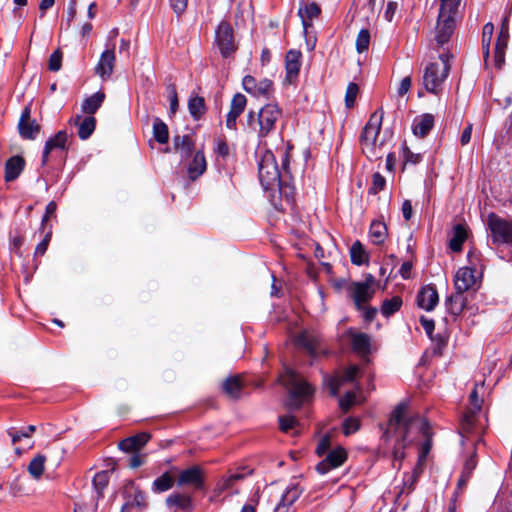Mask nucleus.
<instances>
[{"label":"nucleus","instance_id":"obj_1","mask_svg":"<svg viewBox=\"0 0 512 512\" xmlns=\"http://www.w3.org/2000/svg\"><path fill=\"white\" fill-rule=\"evenodd\" d=\"M432 430L427 420L413 413L408 403L394 407L388 419L383 438L392 446L393 466L400 469L409 445L419 444V461L426 458L432 447Z\"/></svg>","mask_w":512,"mask_h":512},{"label":"nucleus","instance_id":"obj_2","mask_svg":"<svg viewBox=\"0 0 512 512\" xmlns=\"http://www.w3.org/2000/svg\"><path fill=\"white\" fill-rule=\"evenodd\" d=\"M282 171L279 169L273 152L267 150L258 163L259 180L265 189L277 186L280 190L285 182L284 177L288 174L289 155L287 151L281 150Z\"/></svg>","mask_w":512,"mask_h":512},{"label":"nucleus","instance_id":"obj_3","mask_svg":"<svg viewBox=\"0 0 512 512\" xmlns=\"http://www.w3.org/2000/svg\"><path fill=\"white\" fill-rule=\"evenodd\" d=\"M383 115L382 109L375 111L370 116L360 135L362 152L371 160L381 159L384 155L382 151L383 142L378 141Z\"/></svg>","mask_w":512,"mask_h":512},{"label":"nucleus","instance_id":"obj_4","mask_svg":"<svg viewBox=\"0 0 512 512\" xmlns=\"http://www.w3.org/2000/svg\"><path fill=\"white\" fill-rule=\"evenodd\" d=\"M280 117V108L274 104H267L257 114L250 111L247 115V124L259 139H263L275 130Z\"/></svg>","mask_w":512,"mask_h":512},{"label":"nucleus","instance_id":"obj_5","mask_svg":"<svg viewBox=\"0 0 512 512\" xmlns=\"http://www.w3.org/2000/svg\"><path fill=\"white\" fill-rule=\"evenodd\" d=\"M281 381L289 391L288 407L299 408L313 394L312 387L294 370L285 368Z\"/></svg>","mask_w":512,"mask_h":512},{"label":"nucleus","instance_id":"obj_6","mask_svg":"<svg viewBox=\"0 0 512 512\" xmlns=\"http://www.w3.org/2000/svg\"><path fill=\"white\" fill-rule=\"evenodd\" d=\"M450 71L449 56L445 53L439 56V62L430 63L424 71L423 85L425 89L437 94Z\"/></svg>","mask_w":512,"mask_h":512},{"label":"nucleus","instance_id":"obj_7","mask_svg":"<svg viewBox=\"0 0 512 512\" xmlns=\"http://www.w3.org/2000/svg\"><path fill=\"white\" fill-rule=\"evenodd\" d=\"M487 229L494 245L512 246V220L491 213L487 217Z\"/></svg>","mask_w":512,"mask_h":512},{"label":"nucleus","instance_id":"obj_8","mask_svg":"<svg viewBox=\"0 0 512 512\" xmlns=\"http://www.w3.org/2000/svg\"><path fill=\"white\" fill-rule=\"evenodd\" d=\"M215 41L220 53L223 57L227 58L236 51V44L234 41V34L232 26L225 21H222L217 29Z\"/></svg>","mask_w":512,"mask_h":512},{"label":"nucleus","instance_id":"obj_9","mask_svg":"<svg viewBox=\"0 0 512 512\" xmlns=\"http://www.w3.org/2000/svg\"><path fill=\"white\" fill-rule=\"evenodd\" d=\"M457 12L439 10L438 23L436 27V41L444 45L449 41L455 30V15Z\"/></svg>","mask_w":512,"mask_h":512},{"label":"nucleus","instance_id":"obj_10","mask_svg":"<svg viewBox=\"0 0 512 512\" xmlns=\"http://www.w3.org/2000/svg\"><path fill=\"white\" fill-rule=\"evenodd\" d=\"M116 63V55H115V45L107 46L106 50H104L98 63L94 68V72L97 76H99L103 81L110 79L113 74L114 67Z\"/></svg>","mask_w":512,"mask_h":512},{"label":"nucleus","instance_id":"obj_11","mask_svg":"<svg viewBox=\"0 0 512 512\" xmlns=\"http://www.w3.org/2000/svg\"><path fill=\"white\" fill-rule=\"evenodd\" d=\"M347 458V454L344 448L338 447L330 450L326 457L317 464L316 470L320 474H326L330 470L341 466Z\"/></svg>","mask_w":512,"mask_h":512},{"label":"nucleus","instance_id":"obj_12","mask_svg":"<svg viewBox=\"0 0 512 512\" xmlns=\"http://www.w3.org/2000/svg\"><path fill=\"white\" fill-rule=\"evenodd\" d=\"M179 486H191L196 490L202 489L204 485L203 471L199 466H191L182 470L177 479Z\"/></svg>","mask_w":512,"mask_h":512},{"label":"nucleus","instance_id":"obj_13","mask_svg":"<svg viewBox=\"0 0 512 512\" xmlns=\"http://www.w3.org/2000/svg\"><path fill=\"white\" fill-rule=\"evenodd\" d=\"M243 89L256 97H267L272 89V82L269 79L257 80L251 75H246L242 81Z\"/></svg>","mask_w":512,"mask_h":512},{"label":"nucleus","instance_id":"obj_14","mask_svg":"<svg viewBox=\"0 0 512 512\" xmlns=\"http://www.w3.org/2000/svg\"><path fill=\"white\" fill-rule=\"evenodd\" d=\"M18 130L24 139L33 140L39 133L40 126L35 120H31L30 106H26L22 112L18 123Z\"/></svg>","mask_w":512,"mask_h":512},{"label":"nucleus","instance_id":"obj_15","mask_svg":"<svg viewBox=\"0 0 512 512\" xmlns=\"http://www.w3.org/2000/svg\"><path fill=\"white\" fill-rule=\"evenodd\" d=\"M476 270L470 267H461L454 276V286L457 292H467L476 284Z\"/></svg>","mask_w":512,"mask_h":512},{"label":"nucleus","instance_id":"obj_16","mask_svg":"<svg viewBox=\"0 0 512 512\" xmlns=\"http://www.w3.org/2000/svg\"><path fill=\"white\" fill-rule=\"evenodd\" d=\"M247 104L246 97L237 93L233 96L230 104V110L226 117V127L231 130L236 129L237 119L243 113Z\"/></svg>","mask_w":512,"mask_h":512},{"label":"nucleus","instance_id":"obj_17","mask_svg":"<svg viewBox=\"0 0 512 512\" xmlns=\"http://www.w3.org/2000/svg\"><path fill=\"white\" fill-rule=\"evenodd\" d=\"M68 134L65 130L58 131L53 137L49 138L44 146L42 153V165H46L49 161V154L56 149L66 150Z\"/></svg>","mask_w":512,"mask_h":512},{"label":"nucleus","instance_id":"obj_18","mask_svg":"<svg viewBox=\"0 0 512 512\" xmlns=\"http://www.w3.org/2000/svg\"><path fill=\"white\" fill-rule=\"evenodd\" d=\"M479 412L480 411H474L472 409H468L464 413L462 420H461V425H460L461 433L466 434V435H470V434L480 435L481 434V432L483 430V426L479 422V416H478Z\"/></svg>","mask_w":512,"mask_h":512},{"label":"nucleus","instance_id":"obj_19","mask_svg":"<svg viewBox=\"0 0 512 512\" xmlns=\"http://www.w3.org/2000/svg\"><path fill=\"white\" fill-rule=\"evenodd\" d=\"M302 54L299 50L291 49L286 53L285 57V69L286 78L292 83L294 82L300 71Z\"/></svg>","mask_w":512,"mask_h":512},{"label":"nucleus","instance_id":"obj_20","mask_svg":"<svg viewBox=\"0 0 512 512\" xmlns=\"http://www.w3.org/2000/svg\"><path fill=\"white\" fill-rule=\"evenodd\" d=\"M439 301V296L436 288L432 285L423 287L417 295V304L420 308L426 311H431L435 308Z\"/></svg>","mask_w":512,"mask_h":512},{"label":"nucleus","instance_id":"obj_21","mask_svg":"<svg viewBox=\"0 0 512 512\" xmlns=\"http://www.w3.org/2000/svg\"><path fill=\"white\" fill-rule=\"evenodd\" d=\"M347 334L354 352L363 356L370 352L371 338L368 334L353 330H349Z\"/></svg>","mask_w":512,"mask_h":512},{"label":"nucleus","instance_id":"obj_22","mask_svg":"<svg viewBox=\"0 0 512 512\" xmlns=\"http://www.w3.org/2000/svg\"><path fill=\"white\" fill-rule=\"evenodd\" d=\"M149 439L150 435L148 433L141 432L134 436L123 439L119 442L118 447L124 452L134 453L144 447Z\"/></svg>","mask_w":512,"mask_h":512},{"label":"nucleus","instance_id":"obj_23","mask_svg":"<svg viewBox=\"0 0 512 512\" xmlns=\"http://www.w3.org/2000/svg\"><path fill=\"white\" fill-rule=\"evenodd\" d=\"M296 343L312 356H316L320 349L319 336L308 331L301 332L296 338Z\"/></svg>","mask_w":512,"mask_h":512},{"label":"nucleus","instance_id":"obj_24","mask_svg":"<svg viewBox=\"0 0 512 512\" xmlns=\"http://www.w3.org/2000/svg\"><path fill=\"white\" fill-rule=\"evenodd\" d=\"M303 489L298 484L289 486L282 495L280 502L275 507L274 512H287L291 506L302 494Z\"/></svg>","mask_w":512,"mask_h":512},{"label":"nucleus","instance_id":"obj_25","mask_svg":"<svg viewBox=\"0 0 512 512\" xmlns=\"http://www.w3.org/2000/svg\"><path fill=\"white\" fill-rule=\"evenodd\" d=\"M25 167L23 157L16 155L10 157L5 163L4 179L6 182L14 181L19 177Z\"/></svg>","mask_w":512,"mask_h":512},{"label":"nucleus","instance_id":"obj_26","mask_svg":"<svg viewBox=\"0 0 512 512\" xmlns=\"http://www.w3.org/2000/svg\"><path fill=\"white\" fill-rule=\"evenodd\" d=\"M434 126V117L431 114H423L413 121L412 130L415 136L424 138Z\"/></svg>","mask_w":512,"mask_h":512},{"label":"nucleus","instance_id":"obj_27","mask_svg":"<svg viewBox=\"0 0 512 512\" xmlns=\"http://www.w3.org/2000/svg\"><path fill=\"white\" fill-rule=\"evenodd\" d=\"M321 13V8L315 2L309 3L300 7L298 16L301 18L304 31L312 27V21L316 19Z\"/></svg>","mask_w":512,"mask_h":512},{"label":"nucleus","instance_id":"obj_28","mask_svg":"<svg viewBox=\"0 0 512 512\" xmlns=\"http://www.w3.org/2000/svg\"><path fill=\"white\" fill-rule=\"evenodd\" d=\"M351 292L355 305L358 309H361L365 303L372 299L375 289H369L362 283L356 282L352 284Z\"/></svg>","mask_w":512,"mask_h":512},{"label":"nucleus","instance_id":"obj_29","mask_svg":"<svg viewBox=\"0 0 512 512\" xmlns=\"http://www.w3.org/2000/svg\"><path fill=\"white\" fill-rule=\"evenodd\" d=\"M252 470L243 468L241 470L230 471L227 475L223 476L218 483V490L223 492L232 488L236 482L243 480L246 476L250 475Z\"/></svg>","mask_w":512,"mask_h":512},{"label":"nucleus","instance_id":"obj_30","mask_svg":"<svg viewBox=\"0 0 512 512\" xmlns=\"http://www.w3.org/2000/svg\"><path fill=\"white\" fill-rule=\"evenodd\" d=\"M74 124L78 126V136L80 139L86 140L94 132L96 120L93 116H87L84 118L81 116H76L74 119Z\"/></svg>","mask_w":512,"mask_h":512},{"label":"nucleus","instance_id":"obj_31","mask_svg":"<svg viewBox=\"0 0 512 512\" xmlns=\"http://www.w3.org/2000/svg\"><path fill=\"white\" fill-rule=\"evenodd\" d=\"M206 168L207 164L203 152L197 151L187 168L189 178L191 180L197 179L206 171Z\"/></svg>","mask_w":512,"mask_h":512},{"label":"nucleus","instance_id":"obj_32","mask_svg":"<svg viewBox=\"0 0 512 512\" xmlns=\"http://www.w3.org/2000/svg\"><path fill=\"white\" fill-rule=\"evenodd\" d=\"M173 145L176 152L180 153L181 157H188L194 149V140L191 135L186 134L183 136H175Z\"/></svg>","mask_w":512,"mask_h":512},{"label":"nucleus","instance_id":"obj_33","mask_svg":"<svg viewBox=\"0 0 512 512\" xmlns=\"http://www.w3.org/2000/svg\"><path fill=\"white\" fill-rule=\"evenodd\" d=\"M448 312L452 315H459L466 306V297L463 292H457L446 298L445 301Z\"/></svg>","mask_w":512,"mask_h":512},{"label":"nucleus","instance_id":"obj_34","mask_svg":"<svg viewBox=\"0 0 512 512\" xmlns=\"http://www.w3.org/2000/svg\"><path fill=\"white\" fill-rule=\"evenodd\" d=\"M359 372V368L356 365L350 366L347 368L343 375L341 376V379H333L330 383V390L331 394L333 396H336L338 394L340 385L342 382H353L355 378L357 377Z\"/></svg>","mask_w":512,"mask_h":512},{"label":"nucleus","instance_id":"obj_35","mask_svg":"<svg viewBox=\"0 0 512 512\" xmlns=\"http://www.w3.org/2000/svg\"><path fill=\"white\" fill-rule=\"evenodd\" d=\"M105 99V94L98 91L86 98L82 103V111L87 114H94L102 105Z\"/></svg>","mask_w":512,"mask_h":512},{"label":"nucleus","instance_id":"obj_36","mask_svg":"<svg viewBox=\"0 0 512 512\" xmlns=\"http://www.w3.org/2000/svg\"><path fill=\"white\" fill-rule=\"evenodd\" d=\"M467 238L466 228L462 224H457L453 229V235L449 241V247L454 252H459Z\"/></svg>","mask_w":512,"mask_h":512},{"label":"nucleus","instance_id":"obj_37","mask_svg":"<svg viewBox=\"0 0 512 512\" xmlns=\"http://www.w3.org/2000/svg\"><path fill=\"white\" fill-rule=\"evenodd\" d=\"M369 235L373 244L380 245L384 243L387 237V227L385 223L373 221L370 225Z\"/></svg>","mask_w":512,"mask_h":512},{"label":"nucleus","instance_id":"obj_38","mask_svg":"<svg viewBox=\"0 0 512 512\" xmlns=\"http://www.w3.org/2000/svg\"><path fill=\"white\" fill-rule=\"evenodd\" d=\"M351 262L357 266L368 263L369 256L360 241H356L350 248Z\"/></svg>","mask_w":512,"mask_h":512},{"label":"nucleus","instance_id":"obj_39","mask_svg":"<svg viewBox=\"0 0 512 512\" xmlns=\"http://www.w3.org/2000/svg\"><path fill=\"white\" fill-rule=\"evenodd\" d=\"M166 503L170 507H177L183 511H190L192 507L191 498L188 495L173 493L166 499Z\"/></svg>","mask_w":512,"mask_h":512},{"label":"nucleus","instance_id":"obj_40","mask_svg":"<svg viewBox=\"0 0 512 512\" xmlns=\"http://www.w3.org/2000/svg\"><path fill=\"white\" fill-rule=\"evenodd\" d=\"M243 388V384L241 378L239 376H233L227 378L223 383V389L225 393L234 399L240 397L241 390Z\"/></svg>","mask_w":512,"mask_h":512},{"label":"nucleus","instance_id":"obj_41","mask_svg":"<svg viewBox=\"0 0 512 512\" xmlns=\"http://www.w3.org/2000/svg\"><path fill=\"white\" fill-rule=\"evenodd\" d=\"M109 473L107 471H100L96 473L93 478V487L96 493V501L104 497V490L109 484Z\"/></svg>","mask_w":512,"mask_h":512},{"label":"nucleus","instance_id":"obj_42","mask_svg":"<svg viewBox=\"0 0 512 512\" xmlns=\"http://www.w3.org/2000/svg\"><path fill=\"white\" fill-rule=\"evenodd\" d=\"M188 110L194 120H199L206 112L205 100L203 97H190L188 101Z\"/></svg>","mask_w":512,"mask_h":512},{"label":"nucleus","instance_id":"obj_43","mask_svg":"<svg viewBox=\"0 0 512 512\" xmlns=\"http://www.w3.org/2000/svg\"><path fill=\"white\" fill-rule=\"evenodd\" d=\"M173 484L174 478L170 473L165 472L154 480L152 484V491L156 493H162L172 488Z\"/></svg>","mask_w":512,"mask_h":512},{"label":"nucleus","instance_id":"obj_44","mask_svg":"<svg viewBox=\"0 0 512 512\" xmlns=\"http://www.w3.org/2000/svg\"><path fill=\"white\" fill-rule=\"evenodd\" d=\"M153 135L157 142L165 144L169 139L168 126L159 118L153 122Z\"/></svg>","mask_w":512,"mask_h":512},{"label":"nucleus","instance_id":"obj_45","mask_svg":"<svg viewBox=\"0 0 512 512\" xmlns=\"http://www.w3.org/2000/svg\"><path fill=\"white\" fill-rule=\"evenodd\" d=\"M45 462L46 457L42 454H38L30 461L28 464V472L33 478L39 479L42 476Z\"/></svg>","mask_w":512,"mask_h":512},{"label":"nucleus","instance_id":"obj_46","mask_svg":"<svg viewBox=\"0 0 512 512\" xmlns=\"http://www.w3.org/2000/svg\"><path fill=\"white\" fill-rule=\"evenodd\" d=\"M402 306V299L399 296H394L391 299H386L382 306L381 312L385 317H389L397 312Z\"/></svg>","mask_w":512,"mask_h":512},{"label":"nucleus","instance_id":"obj_47","mask_svg":"<svg viewBox=\"0 0 512 512\" xmlns=\"http://www.w3.org/2000/svg\"><path fill=\"white\" fill-rule=\"evenodd\" d=\"M493 32H494V26L492 23H486L483 26L482 48H483V54H484L485 59H487V57L489 56V47H490V42L492 39Z\"/></svg>","mask_w":512,"mask_h":512},{"label":"nucleus","instance_id":"obj_48","mask_svg":"<svg viewBox=\"0 0 512 512\" xmlns=\"http://www.w3.org/2000/svg\"><path fill=\"white\" fill-rule=\"evenodd\" d=\"M36 430V427L34 425H29L25 429H22L20 431L16 430L15 428H9L7 430L8 435L11 437L12 443L15 444L18 441L21 440V438L30 437Z\"/></svg>","mask_w":512,"mask_h":512},{"label":"nucleus","instance_id":"obj_49","mask_svg":"<svg viewBox=\"0 0 512 512\" xmlns=\"http://www.w3.org/2000/svg\"><path fill=\"white\" fill-rule=\"evenodd\" d=\"M370 45V32L368 29H361L356 38V50L363 53L368 50Z\"/></svg>","mask_w":512,"mask_h":512},{"label":"nucleus","instance_id":"obj_50","mask_svg":"<svg viewBox=\"0 0 512 512\" xmlns=\"http://www.w3.org/2000/svg\"><path fill=\"white\" fill-rule=\"evenodd\" d=\"M385 186H386L385 177L382 174H380L379 172H375L372 175V185L369 188V193L376 195L380 191H382L385 188Z\"/></svg>","mask_w":512,"mask_h":512},{"label":"nucleus","instance_id":"obj_51","mask_svg":"<svg viewBox=\"0 0 512 512\" xmlns=\"http://www.w3.org/2000/svg\"><path fill=\"white\" fill-rule=\"evenodd\" d=\"M358 85L354 82H350L347 86L345 93V105L347 108L353 107L357 94H358Z\"/></svg>","mask_w":512,"mask_h":512},{"label":"nucleus","instance_id":"obj_52","mask_svg":"<svg viewBox=\"0 0 512 512\" xmlns=\"http://www.w3.org/2000/svg\"><path fill=\"white\" fill-rule=\"evenodd\" d=\"M280 429L283 432H288L295 429L299 423L297 419L292 415L281 416L279 418Z\"/></svg>","mask_w":512,"mask_h":512},{"label":"nucleus","instance_id":"obj_53","mask_svg":"<svg viewBox=\"0 0 512 512\" xmlns=\"http://www.w3.org/2000/svg\"><path fill=\"white\" fill-rule=\"evenodd\" d=\"M62 65V52L58 49L50 55L48 68L50 71L57 72Z\"/></svg>","mask_w":512,"mask_h":512},{"label":"nucleus","instance_id":"obj_54","mask_svg":"<svg viewBox=\"0 0 512 512\" xmlns=\"http://www.w3.org/2000/svg\"><path fill=\"white\" fill-rule=\"evenodd\" d=\"M359 428L360 422L356 418L349 417L343 423V433L346 436L355 433L356 431H358Z\"/></svg>","mask_w":512,"mask_h":512},{"label":"nucleus","instance_id":"obj_55","mask_svg":"<svg viewBox=\"0 0 512 512\" xmlns=\"http://www.w3.org/2000/svg\"><path fill=\"white\" fill-rule=\"evenodd\" d=\"M356 395L353 392L345 393L339 400V405L344 412H347L355 403Z\"/></svg>","mask_w":512,"mask_h":512},{"label":"nucleus","instance_id":"obj_56","mask_svg":"<svg viewBox=\"0 0 512 512\" xmlns=\"http://www.w3.org/2000/svg\"><path fill=\"white\" fill-rule=\"evenodd\" d=\"M477 466L476 454L473 453L464 463L462 474L471 478L473 471Z\"/></svg>","mask_w":512,"mask_h":512},{"label":"nucleus","instance_id":"obj_57","mask_svg":"<svg viewBox=\"0 0 512 512\" xmlns=\"http://www.w3.org/2000/svg\"><path fill=\"white\" fill-rule=\"evenodd\" d=\"M482 407V400L479 398L477 393V387H475L469 396V408L474 411H480Z\"/></svg>","mask_w":512,"mask_h":512},{"label":"nucleus","instance_id":"obj_58","mask_svg":"<svg viewBox=\"0 0 512 512\" xmlns=\"http://www.w3.org/2000/svg\"><path fill=\"white\" fill-rule=\"evenodd\" d=\"M440 10L448 12H457L461 0H440Z\"/></svg>","mask_w":512,"mask_h":512},{"label":"nucleus","instance_id":"obj_59","mask_svg":"<svg viewBox=\"0 0 512 512\" xmlns=\"http://www.w3.org/2000/svg\"><path fill=\"white\" fill-rule=\"evenodd\" d=\"M329 448H330V438H329V436L326 435L320 439V441L316 447V453L319 456H322L325 453H328L330 451Z\"/></svg>","mask_w":512,"mask_h":512},{"label":"nucleus","instance_id":"obj_60","mask_svg":"<svg viewBox=\"0 0 512 512\" xmlns=\"http://www.w3.org/2000/svg\"><path fill=\"white\" fill-rule=\"evenodd\" d=\"M24 243V238L20 235L13 236L10 238V246L11 250L16 253L18 256H22V253L20 251L21 246Z\"/></svg>","mask_w":512,"mask_h":512},{"label":"nucleus","instance_id":"obj_61","mask_svg":"<svg viewBox=\"0 0 512 512\" xmlns=\"http://www.w3.org/2000/svg\"><path fill=\"white\" fill-rule=\"evenodd\" d=\"M187 4L188 0H170V5L173 11L178 15L185 12Z\"/></svg>","mask_w":512,"mask_h":512},{"label":"nucleus","instance_id":"obj_62","mask_svg":"<svg viewBox=\"0 0 512 512\" xmlns=\"http://www.w3.org/2000/svg\"><path fill=\"white\" fill-rule=\"evenodd\" d=\"M419 477V471L416 468L412 474L407 475L404 480V486L407 487L408 492L412 491L414 489V484L417 482Z\"/></svg>","mask_w":512,"mask_h":512},{"label":"nucleus","instance_id":"obj_63","mask_svg":"<svg viewBox=\"0 0 512 512\" xmlns=\"http://www.w3.org/2000/svg\"><path fill=\"white\" fill-rule=\"evenodd\" d=\"M411 84H412L411 77L410 76L404 77L401 80V82L399 84V87L397 89L398 95L399 96H404L409 91V89L411 88Z\"/></svg>","mask_w":512,"mask_h":512},{"label":"nucleus","instance_id":"obj_64","mask_svg":"<svg viewBox=\"0 0 512 512\" xmlns=\"http://www.w3.org/2000/svg\"><path fill=\"white\" fill-rule=\"evenodd\" d=\"M420 323H421L423 329L425 330L426 334L431 337V335H432V333L434 331V328H435L434 320L428 319V318H425V317H421L420 318Z\"/></svg>","mask_w":512,"mask_h":512}]
</instances>
